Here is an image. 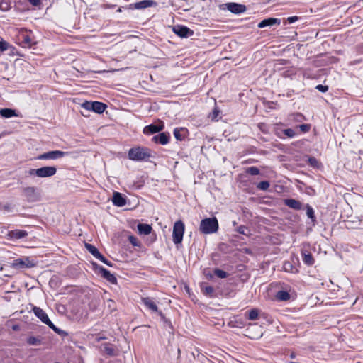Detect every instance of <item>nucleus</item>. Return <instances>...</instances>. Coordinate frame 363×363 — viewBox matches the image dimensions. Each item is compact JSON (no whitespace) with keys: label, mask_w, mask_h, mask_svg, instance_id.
I'll list each match as a JSON object with an SVG mask.
<instances>
[{"label":"nucleus","mask_w":363,"mask_h":363,"mask_svg":"<svg viewBox=\"0 0 363 363\" xmlns=\"http://www.w3.org/2000/svg\"><path fill=\"white\" fill-rule=\"evenodd\" d=\"M128 157L133 161H147L152 157L151 150L142 146L134 147L129 150Z\"/></svg>","instance_id":"1"},{"label":"nucleus","mask_w":363,"mask_h":363,"mask_svg":"<svg viewBox=\"0 0 363 363\" xmlns=\"http://www.w3.org/2000/svg\"><path fill=\"white\" fill-rule=\"evenodd\" d=\"M218 221L216 217L207 218L201 220L199 230L203 234H212L218 231Z\"/></svg>","instance_id":"2"},{"label":"nucleus","mask_w":363,"mask_h":363,"mask_svg":"<svg viewBox=\"0 0 363 363\" xmlns=\"http://www.w3.org/2000/svg\"><path fill=\"white\" fill-rule=\"evenodd\" d=\"M33 311L34 314L45 324L49 326L51 329H52L57 334L60 335H65L67 333L56 327L52 322L49 319L46 313L39 307L35 306L33 308Z\"/></svg>","instance_id":"3"},{"label":"nucleus","mask_w":363,"mask_h":363,"mask_svg":"<svg viewBox=\"0 0 363 363\" xmlns=\"http://www.w3.org/2000/svg\"><path fill=\"white\" fill-rule=\"evenodd\" d=\"M57 172L55 167H43L38 169H30L28 173L30 176H36L40 178L50 177Z\"/></svg>","instance_id":"4"},{"label":"nucleus","mask_w":363,"mask_h":363,"mask_svg":"<svg viewBox=\"0 0 363 363\" xmlns=\"http://www.w3.org/2000/svg\"><path fill=\"white\" fill-rule=\"evenodd\" d=\"M184 229L185 226L182 220L174 223L172 232V240L174 244L178 245L182 242Z\"/></svg>","instance_id":"5"},{"label":"nucleus","mask_w":363,"mask_h":363,"mask_svg":"<svg viewBox=\"0 0 363 363\" xmlns=\"http://www.w3.org/2000/svg\"><path fill=\"white\" fill-rule=\"evenodd\" d=\"M35 266V262L28 257H23L16 259L11 263V267L16 269L32 268Z\"/></svg>","instance_id":"6"},{"label":"nucleus","mask_w":363,"mask_h":363,"mask_svg":"<svg viewBox=\"0 0 363 363\" xmlns=\"http://www.w3.org/2000/svg\"><path fill=\"white\" fill-rule=\"evenodd\" d=\"M82 107L87 111H92L96 113H102L107 106L99 101H85L82 104Z\"/></svg>","instance_id":"7"},{"label":"nucleus","mask_w":363,"mask_h":363,"mask_svg":"<svg viewBox=\"0 0 363 363\" xmlns=\"http://www.w3.org/2000/svg\"><path fill=\"white\" fill-rule=\"evenodd\" d=\"M222 10H228L234 14H240L246 11V6L243 4L230 2L220 5Z\"/></svg>","instance_id":"8"},{"label":"nucleus","mask_w":363,"mask_h":363,"mask_svg":"<svg viewBox=\"0 0 363 363\" xmlns=\"http://www.w3.org/2000/svg\"><path fill=\"white\" fill-rule=\"evenodd\" d=\"M23 196L28 202H36L40 200V194L34 186H27L22 189Z\"/></svg>","instance_id":"9"},{"label":"nucleus","mask_w":363,"mask_h":363,"mask_svg":"<svg viewBox=\"0 0 363 363\" xmlns=\"http://www.w3.org/2000/svg\"><path fill=\"white\" fill-rule=\"evenodd\" d=\"M69 153L67 152H63L61 150H52L47 152H44L43 154L39 155L36 159L37 160H57L61 157H63L67 155Z\"/></svg>","instance_id":"10"},{"label":"nucleus","mask_w":363,"mask_h":363,"mask_svg":"<svg viewBox=\"0 0 363 363\" xmlns=\"http://www.w3.org/2000/svg\"><path fill=\"white\" fill-rule=\"evenodd\" d=\"M173 32L181 38H187L194 34V31L184 26L177 25L173 27Z\"/></svg>","instance_id":"11"},{"label":"nucleus","mask_w":363,"mask_h":363,"mask_svg":"<svg viewBox=\"0 0 363 363\" xmlns=\"http://www.w3.org/2000/svg\"><path fill=\"white\" fill-rule=\"evenodd\" d=\"M141 301L149 310L155 313H158L161 317H164L163 313L161 311H158V308L152 298L145 297L142 298Z\"/></svg>","instance_id":"12"},{"label":"nucleus","mask_w":363,"mask_h":363,"mask_svg":"<svg viewBox=\"0 0 363 363\" xmlns=\"http://www.w3.org/2000/svg\"><path fill=\"white\" fill-rule=\"evenodd\" d=\"M19 38L22 40V44L24 47L31 48L35 44L28 31L25 29H22L19 32Z\"/></svg>","instance_id":"13"},{"label":"nucleus","mask_w":363,"mask_h":363,"mask_svg":"<svg viewBox=\"0 0 363 363\" xmlns=\"http://www.w3.org/2000/svg\"><path fill=\"white\" fill-rule=\"evenodd\" d=\"M169 134L168 133H161L152 137V141L161 145H166L169 143Z\"/></svg>","instance_id":"14"},{"label":"nucleus","mask_w":363,"mask_h":363,"mask_svg":"<svg viewBox=\"0 0 363 363\" xmlns=\"http://www.w3.org/2000/svg\"><path fill=\"white\" fill-rule=\"evenodd\" d=\"M114 206L123 207L126 204V199L119 192H114L112 198Z\"/></svg>","instance_id":"15"},{"label":"nucleus","mask_w":363,"mask_h":363,"mask_svg":"<svg viewBox=\"0 0 363 363\" xmlns=\"http://www.w3.org/2000/svg\"><path fill=\"white\" fill-rule=\"evenodd\" d=\"M99 272L101 273V276L106 279L108 281H109L111 284H116L117 283V279L116 277L111 274L108 270L104 268L103 267H100L99 268Z\"/></svg>","instance_id":"16"},{"label":"nucleus","mask_w":363,"mask_h":363,"mask_svg":"<svg viewBox=\"0 0 363 363\" xmlns=\"http://www.w3.org/2000/svg\"><path fill=\"white\" fill-rule=\"evenodd\" d=\"M280 23H281L280 19L275 18H266V19H264L262 21H260L257 26L259 28H263L264 27H271L275 24L279 25Z\"/></svg>","instance_id":"17"},{"label":"nucleus","mask_w":363,"mask_h":363,"mask_svg":"<svg viewBox=\"0 0 363 363\" xmlns=\"http://www.w3.org/2000/svg\"><path fill=\"white\" fill-rule=\"evenodd\" d=\"M301 255H302L303 262L305 264H306L308 266H312L314 264L315 260H314L313 257L307 250H302Z\"/></svg>","instance_id":"18"},{"label":"nucleus","mask_w":363,"mask_h":363,"mask_svg":"<svg viewBox=\"0 0 363 363\" xmlns=\"http://www.w3.org/2000/svg\"><path fill=\"white\" fill-rule=\"evenodd\" d=\"M284 204L294 210H301L302 208V203L299 201L294 199H285Z\"/></svg>","instance_id":"19"},{"label":"nucleus","mask_w":363,"mask_h":363,"mask_svg":"<svg viewBox=\"0 0 363 363\" xmlns=\"http://www.w3.org/2000/svg\"><path fill=\"white\" fill-rule=\"evenodd\" d=\"M163 128V125H158L155 124H150L147 126H145L143 133L147 135L154 134L160 132Z\"/></svg>","instance_id":"20"},{"label":"nucleus","mask_w":363,"mask_h":363,"mask_svg":"<svg viewBox=\"0 0 363 363\" xmlns=\"http://www.w3.org/2000/svg\"><path fill=\"white\" fill-rule=\"evenodd\" d=\"M101 350L110 357L116 355V352L113 346L110 343H104L101 346Z\"/></svg>","instance_id":"21"},{"label":"nucleus","mask_w":363,"mask_h":363,"mask_svg":"<svg viewBox=\"0 0 363 363\" xmlns=\"http://www.w3.org/2000/svg\"><path fill=\"white\" fill-rule=\"evenodd\" d=\"M9 235L12 239H21L26 237L28 233L23 230L16 229L10 231Z\"/></svg>","instance_id":"22"},{"label":"nucleus","mask_w":363,"mask_h":363,"mask_svg":"<svg viewBox=\"0 0 363 363\" xmlns=\"http://www.w3.org/2000/svg\"><path fill=\"white\" fill-rule=\"evenodd\" d=\"M151 225L148 224L139 223L138 225V230L140 234L141 235H149L152 231Z\"/></svg>","instance_id":"23"},{"label":"nucleus","mask_w":363,"mask_h":363,"mask_svg":"<svg viewBox=\"0 0 363 363\" xmlns=\"http://www.w3.org/2000/svg\"><path fill=\"white\" fill-rule=\"evenodd\" d=\"M187 130L183 128H175L174 130V135L177 140H183L186 137Z\"/></svg>","instance_id":"24"},{"label":"nucleus","mask_w":363,"mask_h":363,"mask_svg":"<svg viewBox=\"0 0 363 363\" xmlns=\"http://www.w3.org/2000/svg\"><path fill=\"white\" fill-rule=\"evenodd\" d=\"M0 115L6 118H11L13 116H17L16 111L11 108H1L0 109Z\"/></svg>","instance_id":"25"},{"label":"nucleus","mask_w":363,"mask_h":363,"mask_svg":"<svg viewBox=\"0 0 363 363\" xmlns=\"http://www.w3.org/2000/svg\"><path fill=\"white\" fill-rule=\"evenodd\" d=\"M275 297L279 301H286L290 299V294L286 291H279Z\"/></svg>","instance_id":"26"},{"label":"nucleus","mask_w":363,"mask_h":363,"mask_svg":"<svg viewBox=\"0 0 363 363\" xmlns=\"http://www.w3.org/2000/svg\"><path fill=\"white\" fill-rule=\"evenodd\" d=\"M85 247L96 259L98 257H101V253L95 246L89 243H86Z\"/></svg>","instance_id":"27"},{"label":"nucleus","mask_w":363,"mask_h":363,"mask_svg":"<svg viewBox=\"0 0 363 363\" xmlns=\"http://www.w3.org/2000/svg\"><path fill=\"white\" fill-rule=\"evenodd\" d=\"M153 2L150 0H143L135 4V8L136 9H143L150 7L152 5Z\"/></svg>","instance_id":"28"},{"label":"nucleus","mask_w":363,"mask_h":363,"mask_svg":"<svg viewBox=\"0 0 363 363\" xmlns=\"http://www.w3.org/2000/svg\"><path fill=\"white\" fill-rule=\"evenodd\" d=\"M202 293L208 297H213L214 296V289L211 286H201Z\"/></svg>","instance_id":"29"},{"label":"nucleus","mask_w":363,"mask_h":363,"mask_svg":"<svg viewBox=\"0 0 363 363\" xmlns=\"http://www.w3.org/2000/svg\"><path fill=\"white\" fill-rule=\"evenodd\" d=\"M26 342L29 345L38 346L42 344V340L40 337H33V336H30V337H28L26 340Z\"/></svg>","instance_id":"30"},{"label":"nucleus","mask_w":363,"mask_h":363,"mask_svg":"<svg viewBox=\"0 0 363 363\" xmlns=\"http://www.w3.org/2000/svg\"><path fill=\"white\" fill-rule=\"evenodd\" d=\"M259 311L257 308L251 309L249 311L248 319L250 320H255L258 319Z\"/></svg>","instance_id":"31"},{"label":"nucleus","mask_w":363,"mask_h":363,"mask_svg":"<svg viewBox=\"0 0 363 363\" xmlns=\"http://www.w3.org/2000/svg\"><path fill=\"white\" fill-rule=\"evenodd\" d=\"M306 215L308 216V217L309 218H311L312 220V221H315V213H314L313 208L308 204L306 205Z\"/></svg>","instance_id":"32"},{"label":"nucleus","mask_w":363,"mask_h":363,"mask_svg":"<svg viewBox=\"0 0 363 363\" xmlns=\"http://www.w3.org/2000/svg\"><path fill=\"white\" fill-rule=\"evenodd\" d=\"M0 9L2 11H9L10 9V1L9 0H1Z\"/></svg>","instance_id":"33"},{"label":"nucleus","mask_w":363,"mask_h":363,"mask_svg":"<svg viewBox=\"0 0 363 363\" xmlns=\"http://www.w3.org/2000/svg\"><path fill=\"white\" fill-rule=\"evenodd\" d=\"M213 272L216 276L221 279H224L228 277V273L220 269H215Z\"/></svg>","instance_id":"34"},{"label":"nucleus","mask_w":363,"mask_h":363,"mask_svg":"<svg viewBox=\"0 0 363 363\" xmlns=\"http://www.w3.org/2000/svg\"><path fill=\"white\" fill-rule=\"evenodd\" d=\"M245 172L250 175H258L260 172L257 167H250L246 169Z\"/></svg>","instance_id":"35"},{"label":"nucleus","mask_w":363,"mask_h":363,"mask_svg":"<svg viewBox=\"0 0 363 363\" xmlns=\"http://www.w3.org/2000/svg\"><path fill=\"white\" fill-rule=\"evenodd\" d=\"M257 187L260 190L266 191L269 187V182L267 181L261 182L257 185Z\"/></svg>","instance_id":"36"},{"label":"nucleus","mask_w":363,"mask_h":363,"mask_svg":"<svg viewBox=\"0 0 363 363\" xmlns=\"http://www.w3.org/2000/svg\"><path fill=\"white\" fill-rule=\"evenodd\" d=\"M284 134L290 138H294L296 135L295 131L291 128H287L283 130Z\"/></svg>","instance_id":"37"},{"label":"nucleus","mask_w":363,"mask_h":363,"mask_svg":"<svg viewBox=\"0 0 363 363\" xmlns=\"http://www.w3.org/2000/svg\"><path fill=\"white\" fill-rule=\"evenodd\" d=\"M129 242L132 244L133 246L138 247L140 246V243L138 241V238L133 235H130L128 237Z\"/></svg>","instance_id":"38"},{"label":"nucleus","mask_w":363,"mask_h":363,"mask_svg":"<svg viewBox=\"0 0 363 363\" xmlns=\"http://www.w3.org/2000/svg\"><path fill=\"white\" fill-rule=\"evenodd\" d=\"M9 48V43L4 40L0 41V50L1 52L6 51Z\"/></svg>","instance_id":"39"},{"label":"nucleus","mask_w":363,"mask_h":363,"mask_svg":"<svg viewBox=\"0 0 363 363\" xmlns=\"http://www.w3.org/2000/svg\"><path fill=\"white\" fill-rule=\"evenodd\" d=\"M299 129L303 133H307L311 128V125L308 124H302L298 126Z\"/></svg>","instance_id":"40"},{"label":"nucleus","mask_w":363,"mask_h":363,"mask_svg":"<svg viewBox=\"0 0 363 363\" xmlns=\"http://www.w3.org/2000/svg\"><path fill=\"white\" fill-rule=\"evenodd\" d=\"M98 259L101 260L102 262H104L105 264L108 265V266H110L111 267L112 266V264L110 261H108L105 257H104L101 254V257H98L97 258Z\"/></svg>","instance_id":"41"},{"label":"nucleus","mask_w":363,"mask_h":363,"mask_svg":"<svg viewBox=\"0 0 363 363\" xmlns=\"http://www.w3.org/2000/svg\"><path fill=\"white\" fill-rule=\"evenodd\" d=\"M247 230V228L244 225H240L238 228L237 231L242 235H246V231Z\"/></svg>","instance_id":"42"},{"label":"nucleus","mask_w":363,"mask_h":363,"mask_svg":"<svg viewBox=\"0 0 363 363\" xmlns=\"http://www.w3.org/2000/svg\"><path fill=\"white\" fill-rule=\"evenodd\" d=\"M316 89L320 91V92L324 93V92H326L328 90V87L327 86H323L322 84H318L316 86Z\"/></svg>","instance_id":"43"},{"label":"nucleus","mask_w":363,"mask_h":363,"mask_svg":"<svg viewBox=\"0 0 363 363\" xmlns=\"http://www.w3.org/2000/svg\"><path fill=\"white\" fill-rule=\"evenodd\" d=\"M292 268H293V266L290 262H287L284 264V269L285 271L289 272L290 270L292 269Z\"/></svg>","instance_id":"44"},{"label":"nucleus","mask_w":363,"mask_h":363,"mask_svg":"<svg viewBox=\"0 0 363 363\" xmlns=\"http://www.w3.org/2000/svg\"><path fill=\"white\" fill-rule=\"evenodd\" d=\"M298 19V16H290V17L287 18L286 21L289 23H293L294 22H296Z\"/></svg>","instance_id":"45"},{"label":"nucleus","mask_w":363,"mask_h":363,"mask_svg":"<svg viewBox=\"0 0 363 363\" xmlns=\"http://www.w3.org/2000/svg\"><path fill=\"white\" fill-rule=\"evenodd\" d=\"M219 113V111L215 108L211 113L212 119H216Z\"/></svg>","instance_id":"46"},{"label":"nucleus","mask_w":363,"mask_h":363,"mask_svg":"<svg viewBox=\"0 0 363 363\" xmlns=\"http://www.w3.org/2000/svg\"><path fill=\"white\" fill-rule=\"evenodd\" d=\"M30 4L33 6H38L40 4V0H28Z\"/></svg>","instance_id":"47"},{"label":"nucleus","mask_w":363,"mask_h":363,"mask_svg":"<svg viewBox=\"0 0 363 363\" xmlns=\"http://www.w3.org/2000/svg\"><path fill=\"white\" fill-rule=\"evenodd\" d=\"M303 118V116L301 113L296 114V121H301Z\"/></svg>","instance_id":"48"},{"label":"nucleus","mask_w":363,"mask_h":363,"mask_svg":"<svg viewBox=\"0 0 363 363\" xmlns=\"http://www.w3.org/2000/svg\"><path fill=\"white\" fill-rule=\"evenodd\" d=\"M309 161L311 162V164L314 163V162H315V158H310L309 159Z\"/></svg>","instance_id":"49"},{"label":"nucleus","mask_w":363,"mask_h":363,"mask_svg":"<svg viewBox=\"0 0 363 363\" xmlns=\"http://www.w3.org/2000/svg\"><path fill=\"white\" fill-rule=\"evenodd\" d=\"M295 357H296V355H295V354H294V352H292V353L290 354V357H291V359L295 358Z\"/></svg>","instance_id":"50"},{"label":"nucleus","mask_w":363,"mask_h":363,"mask_svg":"<svg viewBox=\"0 0 363 363\" xmlns=\"http://www.w3.org/2000/svg\"><path fill=\"white\" fill-rule=\"evenodd\" d=\"M289 363H298V362H290Z\"/></svg>","instance_id":"51"}]
</instances>
